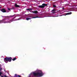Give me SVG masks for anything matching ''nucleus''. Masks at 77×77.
Masks as SVG:
<instances>
[{
	"mask_svg": "<svg viewBox=\"0 0 77 77\" xmlns=\"http://www.w3.org/2000/svg\"><path fill=\"white\" fill-rule=\"evenodd\" d=\"M33 74L35 77H41L44 75V73L41 70H39L37 73L33 72Z\"/></svg>",
	"mask_w": 77,
	"mask_h": 77,
	"instance_id": "obj_1",
	"label": "nucleus"
},
{
	"mask_svg": "<svg viewBox=\"0 0 77 77\" xmlns=\"http://www.w3.org/2000/svg\"><path fill=\"white\" fill-rule=\"evenodd\" d=\"M12 58L11 57H6L4 59V61L5 63H8V62H11L12 61Z\"/></svg>",
	"mask_w": 77,
	"mask_h": 77,
	"instance_id": "obj_2",
	"label": "nucleus"
},
{
	"mask_svg": "<svg viewBox=\"0 0 77 77\" xmlns=\"http://www.w3.org/2000/svg\"><path fill=\"white\" fill-rule=\"evenodd\" d=\"M16 17H14L13 19L10 20L9 21H5L4 22V23H11V22H12L13 21H14V19L16 18Z\"/></svg>",
	"mask_w": 77,
	"mask_h": 77,
	"instance_id": "obj_3",
	"label": "nucleus"
},
{
	"mask_svg": "<svg viewBox=\"0 0 77 77\" xmlns=\"http://www.w3.org/2000/svg\"><path fill=\"white\" fill-rule=\"evenodd\" d=\"M48 6V5H47V4L43 3L42 5L38 6V7L39 8H45V6Z\"/></svg>",
	"mask_w": 77,
	"mask_h": 77,
	"instance_id": "obj_4",
	"label": "nucleus"
},
{
	"mask_svg": "<svg viewBox=\"0 0 77 77\" xmlns=\"http://www.w3.org/2000/svg\"><path fill=\"white\" fill-rule=\"evenodd\" d=\"M29 18H26V20H30V19H32V18H39L38 17V16H37L35 17H30Z\"/></svg>",
	"mask_w": 77,
	"mask_h": 77,
	"instance_id": "obj_5",
	"label": "nucleus"
},
{
	"mask_svg": "<svg viewBox=\"0 0 77 77\" xmlns=\"http://www.w3.org/2000/svg\"><path fill=\"white\" fill-rule=\"evenodd\" d=\"M15 15V14H14L13 15H10V16H5V18H11V17H14Z\"/></svg>",
	"mask_w": 77,
	"mask_h": 77,
	"instance_id": "obj_6",
	"label": "nucleus"
},
{
	"mask_svg": "<svg viewBox=\"0 0 77 77\" xmlns=\"http://www.w3.org/2000/svg\"><path fill=\"white\" fill-rule=\"evenodd\" d=\"M1 11L2 12H3L4 13H5V12H9L8 11V12H6V11L5 8H2L1 9Z\"/></svg>",
	"mask_w": 77,
	"mask_h": 77,
	"instance_id": "obj_7",
	"label": "nucleus"
},
{
	"mask_svg": "<svg viewBox=\"0 0 77 77\" xmlns=\"http://www.w3.org/2000/svg\"><path fill=\"white\" fill-rule=\"evenodd\" d=\"M14 6L16 7V8H20V5H17V4H15Z\"/></svg>",
	"mask_w": 77,
	"mask_h": 77,
	"instance_id": "obj_8",
	"label": "nucleus"
},
{
	"mask_svg": "<svg viewBox=\"0 0 77 77\" xmlns=\"http://www.w3.org/2000/svg\"><path fill=\"white\" fill-rule=\"evenodd\" d=\"M32 13H34V14H38V11H32Z\"/></svg>",
	"mask_w": 77,
	"mask_h": 77,
	"instance_id": "obj_9",
	"label": "nucleus"
},
{
	"mask_svg": "<svg viewBox=\"0 0 77 77\" xmlns=\"http://www.w3.org/2000/svg\"><path fill=\"white\" fill-rule=\"evenodd\" d=\"M55 9H54L52 10L51 11V12H52V14H55V12H55Z\"/></svg>",
	"mask_w": 77,
	"mask_h": 77,
	"instance_id": "obj_10",
	"label": "nucleus"
},
{
	"mask_svg": "<svg viewBox=\"0 0 77 77\" xmlns=\"http://www.w3.org/2000/svg\"><path fill=\"white\" fill-rule=\"evenodd\" d=\"M72 14V12L68 13H66V15H70V14Z\"/></svg>",
	"mask_w": 77,
	"mask_h": 77,
	"instance_id": "obj_11",
	"label": "nucleus"
},
{
	"mask_svg": "<svg viewBox=\"0 0 77 77\" xmlns=\"http://www.w3.org/2000/svg\"><path fill=\"white\" fill-rule=\"evenodd\" d=\"M16 59H17V58L14 57V58L12 59V60H13V61H14V60H15Z\"/></svg>",
	"mask_w": 77,
	"mask_h": 77,
	"instance_id": "obj_12",
	"label": "nucleus"
},
{
	"mask_svg": "<svg viewBox=\"0 0 77 77\" xmlns=\"http://www.w3.org/2000/svg\"><path fill=\"white\" fill-rule=\"evenodd\" d=\"M27 11H29V10H32V9H30V8H28L26 9Z\"/></svg>",
	"mask_w": 77,
	"mask_h": 77,
	"instance_id": "obj_13",
	"label": "nucleus"
},
{
	"mask_svg": "<svg viewBox=\"0 0 77 77\" xmlns=\"http://www.w3.org/2000/svg\"><path fill=\"white\" fill-rule=\"evenodd\" d=\"M4 23L3 20H0V23Z\"/></svg>",
	"mask_w": 77,
	"mask_h": 77,
	"instance_id": "obj_14",
	"label": "nucleus"
},
{
	"mask_svg": "<svg viewBox=\"0 0 77 77\" xmlns=\"http://www.w3.org/2000/svg\"><path fill=\"white\" fill-rule=\"evenodd\" d=\"M2 74V73L0 72V75H1Z\"/></svg>",
	"mask_w": 77,
	"mask_h": 77,
	"instance_id": "obj_15",
	"label": "nucleus"
},
{
	"mask_svg": "<svg viewBox=\"0 0 77 77\" xmlns=\"http://www.w3.org/2000/svg\"><path fill=\"white\" fill-rule=\"evenodd\" d=\"M4 77H8L7 76H6V75H4Z\"/></svg>",
	"mask_w": 77,
	"mask_h": 77,
	"instance_id": "obj_16",
	"label": "nucleus"
},
{
	"mask_svg": "<svg viewBox=\"0 0 77 77\" xmlns=\"http://www.w3.org/2000/svg\"><path fill=\"white\" fill-rule=\"evenodd\" d=\"M56 7V5H53V7H54V8H55Z\"/></svg>",
	"mask_w": 77,
	"mask_h": 77,
	"instance_id": "obj_17",
	"label": "nucleus"
},
{
	"mask_svg": "<svg viewBox=\"0 0 77 77\" xmlns=\"http://www.w3.org/2000/svg\"><path fill=\"white\" fill-rule=\"evenodd\" d=\"M41 15H44V13H42V14H41Z\"/></svg>",
	"mask_w": 77,
	"mask_h": 77,
	"instance_id": "obj_18",
	"label": "nucleus"
},
{
	"mask_svg": "<svg viewBox=\"0 0 77 77\" xmlns=\"http://www.w3.org/2000/svg\"><path fill=\"white\" fill-rule=\"evenodd\" d=\"M18 77H21V76L20 75H18Z\"/></svg>",
	"mask_w": 77,
	"mask_h": 77,
	"instance_id": "obj_19",
	"label": "nucleus"
},
{
	"mask_svg": "<svg viewBox=\"0 0 77 77\" xmlns=\"http://www.w3.org/2000/svg\"><path fill=\"white\" fill-rule=\"evenodd\" d=\"M8 11H10V10H11V9L10 8H8Z\"/></svg>",
	"mask_w": 77,
	"mask_h": 77,
	"instance_id": "obj_20",
	"label": "nucleus"
},
{
	"mask_svg": "<svg viewBox=\"0 0 77 77\" xmlns=\"http://www.w3.org/2000/svg\"><path fill=\"white\" fill-rule=\"evenodd\" d=\"M6 20V19H3L2 20L3 21H5V20Z\"/></svg>",
	"mask_w": 77,
	"mask_h": 77,
	"instance_id": "obj_21",
	"label": "nucleus"
},
{
	"mask_svg": "<svg viewBox=\"0 0 77 77\" xmlns=\"http://www.w3.org/2000/svg\"><path fill=\"white\" fill-rule=\"evenodd\" d=\"M64 9H65V8H64V7L63 8V10Z\"/></svg>",
	"mask_w": 77,
	"mask_h": 77,
	"instance_id": "obj_22",
	"label": "nucleus"
},
{
	"mask_svg": "<svg viewBox=\"0 0 77 77\" xmlns=\"http://www.w3.org/2000/svg\"><path fill=\"white\" fill-rule=\"evenodd\" d=\"M15 76L17 75V74H15Z\"/></svg>",
	"mask_w": 77,
	"mask_h": 77,
	"instance_id": "obj_23",
	"label": "nucleus"
},
{
	"mask_svg": "<svg viewBox=\"0 0 77 77\" xmlns=\"http://www.w3.org/2000/svg\"><path fill=\"white\" fill-rule=\"evenodd\" d=\"M1 77H3V76L1 75Z\"/></svg>",
	"mask_w": 77,
	"mask_h": 77,
	"instance_id": "obj_24",
	"label": "nucleus"
},
{
	"mask_svg": "<svg viewBox=\"0 0 77 77\" xmlns=\"http://www.w3.org/2000/svg\"><path fill=\"white\" fill-rule=\"evenodd\" d=\"M1 72V70L0 69V72Z\"/></svg>",
	"mask_w": 77,
	"mask_h": 77,
	"instance_id": "obj_25",
	"label": "nucleus"
},
{
	"mask_svg": "<svg viewBox=\"0 0 77 77\" xmlns=\"http://www.w3.org/2000/svg\"><path fill=\"white\" fill-rule=\"evenodd\" d=\"M0 8H2V7H0Z\"/></svg>",
	"mask_w": 77,
	"mask_h": 77,
	"instance_id": "obj_26",
	"label": "nucleus"
},
{
	"mask_svg": "<svg viewBox=\"0 0 77 77\" xmlns=\"http://www.w3.org/2000/svg\"><path fill=\"white\" fill-rule=\"evenodd\" d=\"M29 12H30V11L29 10Z\"/></svg>",
	"mask_w": 77,
	"mask_h": 77,
	"instance_id": "obj_27",
	"label": "nucleus"
}]
</instances>
